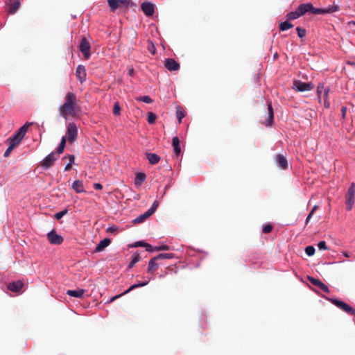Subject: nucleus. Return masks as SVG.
<instances>
[{"instance_id":"nucleus-1","label":"nucleus","mask_w":355,"mask_h":355,"mask_svg":"<svg viewBox=\"0 0 355 355\" xmlns=\"http://www.w3.org/2000/svg\"><path fill=\"white\" fill-rule=\"evenodd\" d=\"M76 96L73 92H68L65 96V102L59 108L60 115L67 119L69 114L73 115L76 110Z\"/></svg>"},{"instance_id":"nucleus-2","label":"nucleus","mask_w":355,"mask_h":355,"mask_svg":"<svg viewBox=\"0 0 355 355\" xmlns=\"http://www.w3.org/2000/svg\"><path fill=\"white\" fill-rule=\"evenodd\" d=\"M346 208L347 210H352L355 202V183L352 182L345 196Z\"/></svg>"},{"instance_id":"nucleus-3","label":"nucleus","mask_w":355,"mask_h":355,"mask_svg":"<svg viewBox=\"0 0 355 355\" xmlns=\"http://www.w3.org/2000/svg\"><path fill=\"white\" fill-rule=\"evenodd\" d=\"M59 156L60 155L55 151L51 152L40 162V166L44 169H48L53 165L55 161L58 159Z\"/></svg>"},{"instance_id":"nucleus-4","label":"nucleus","mask_w":355,"mask_h":355,"mask_svg":"<svg viewBox=\"0 0 355 355\" xmlns=\"http://www.w3.org/2000/svg\"><path fill=\"white\" fill-rule=\"evenodd\" d=\"M293 85V88L300 92L311 91L314 88V85L312 83H305L299 80H295Z\"/></svg>"},{"instance_id":"nucleus-5","label":"nucleus","mask_w":355,"mask_h":355,"mask_svg":"<svg viewBox=\"0 0 355 355\" xmlns=\"http://www.w3.org/2000/svg\"><path fill=\"white\" fill-rule=\"evenodd\" d=\"M78 136V128L74 123H69L67 125V137L70 142H73Z\"/></svg>"},{"instance_id":"nucleus-6","label":"nucleus","mask_w":355,"mask_h":355,"mask_svg":"<svg viewBox=\"0 0 355 355\" xmlns=\"http://www.w3.org/2000/svg\"><path fill=\"white\" fill-rule=\"evenodd\" d=\"M107 3L112 11L116 10L120 6L128 7L130 0H107Z\"/></svg>"},{"instance_id":"nucleus-7","label":"nucleus","mask_w":355,"mask_h":355,"mask_svg":"<svg viewBox=\"0 0 355 355\" xmlns=\"http://www.w3.org/2000/svg\"><path fill=\"white\" fill-rule=\"evenodd\" d=\"M340 10V7L337 4L329 5L328 7L324 8H316L313 11V14L316 15H324L330 14Z\"/></svg>"},{"instance_id":"nucleus-8","label":"nucleus","mask_w":355,"mask_h":355,"mask_svg":"<svg viewBox=\"0 0 355 355\" xmlns=\"http://www.w3.org/2000/svg\"><path fill=\"white\" fill-rule=\"evenodd\" d=\"M47 238L49 243L53 245H60L64 241L62 236L58 234L54 230L47 234Z\"/></svg>"},{"instance_id":"nucleus-9","label":"nucleus","mask_w":355,"mask_h":355,"mask_svg":"<svg viewBox=\"0 0 355 355\" xmlns=\"http://www.w3.org/2000/svg\"><path fill=\"white\" fill-rule=\"evenodd\" d=\"M79 49L83 54L85 58L88 60L90 57V44L85 37L81 40Z\"/></svg>"},{"instance_id":"nucleus-10","label":"nucleus","mask_w":355,"mask_h":355,"mask_svg":"<svg viewBox=\"0 0 355 355\" xmlns=\"http://www.w3.org/2000/svg\"><path fill=\"white\" fill-rule=\"evenodd\" d=\"M296 9L301 17L306 12H311L313 14V11L316 10L311 3H301Z\"/></svg>"},{"instance_id":"nucleus-11","label":"nucleus","mask_w":355,"mask_h":355,"mask_svg":"<svg viewBox=\"0 0 355 355\" xmlns=\"http://www.w3.org/2000/svg\"><path fill=\"white\" fill-rule=\"evenodd\" d=\"M329 300L334 305H336L338 308L343 309L344 311H345L347 313H349L350 311H354V309L351 306H349V304H347V303H345L343 301H341V300H337V299H332V298L329 299Z\"/></svg>"},{"instance_id":"nucleus-12","label":"nucleus","mask_w":355,"mask_h":355,"mask_svg":"<svg viewBox=\"0 0 355 355\" xmlns=\"http://www.w3.org/2000/svg\"><path fill=\"white\" fill-rule=\"evenodd\" d=\"M164 66L169 71H178L180 69V64L173 58L166 59Z\"/></svg>"},{"instance_id":"nucleus-13","label":"nucleus","mask_w":355,"mask_h":355,"mask_svg":"<svg viewBox=\"0 0 355 355\" xmlns=\"http://www.w3.org/2000/svg\"><path fill=\"white\" fill-rule=\"evenodd\" d=\"M309 280L313 285L318 287L324 293H329V289L328 286L327 285H325L324 283H322L318 279H316V278H314L312 277H309Z\"/></svg>"},{"instance_id":"nucleus-14","label":"nucleus","mask_w":355,"mask_h":355,"mask_svg":"<svg viewBox=\"0 0 355 355\" xmlns=\"http://www.w3.org/2000/svg\"><path fill=\"white\" fill-rule=\"evenodd\" d=\"M141 8L146 16H151L154 13V4L150 2L146 1L142 3Z\"/></svg>"},{"instance_id":"nucleus-15","label":"nucleus","mask_w":355,"mask_h":355,"mask_svg":"<svg viewBox=\"0 0 355 355\" xmlns=\"http://www.w3.org/2000/svg\"><path fill=\"white\" fill-rule=\"evenodd\" d=\"M76 74L77 78L82 83L86 80V70L85 66L82 64L78 65L76 67Z\"/></svg>"},{"instance_id":"nucleus-16","label":"nucleus","mask_w":355,"mask_h":355,"mask_svg":"<svg viewBox=\"0 0 355 355\" xmlns=\"http://www.w3.org/2000/svg\"><path fill=\"white\" fill-rule=\"evenodd\" d=\"M275 162L277 166L282 169H286L288 168L287 159L284 155L281 154H278L276 156Z\"/></svg>"},{"instance_id":"nucleus-17","label":"nucleus","mask_w":355,"mask_h":355,"mask_svg":"<svg viewBox=\"0 0 355 355\" xmlns=\"http://www.w3.org/2000/svg\"><path fill=\"white\" fill-rule=\"evenodd\" d=\"M24 286V284L21 281L18 280L15 282H12L8 284V288L13 292L17 293L21 291Z\"/></svg>"},{"instance_id":"nucleus-18","label":"nucleus","mask_w":355,"mask_h":355,"mask_svg":"<svg viewBox=\"0 0 355 355\" xmlns=\"http://www.w3.org/2000/svg\"><path fill=\"white\" fill-rule=\"evenodd\" d=\"M71 187L77 193L85 192L83 183L79 180L73 181Z\"/></svg>"},{"instance_id":"nucleus-19","label":"nucleus","mask_w":355,"mask_h":355,"mask_svg":"<svg viewBox=\"0 0 355 355\" xmlns=\"http://www.w3.org/2000/svg\"><path fill=\"white\" fill-rule=\"evenodd\" d=\"M172 146L173 153L177 156L179 155L181 153V148L180 146V140L178 137H174L172 139Z\"/></svg>"},{"instance_id":"nucleus-20","label":"nucleus","mask_w":355,"mask_h":355,"mask_svg":"<svg viewBox=\"0 0 355 355\" xmlns=\"http://www.w3.org/2000/svg\"><path fill=\"white\" fill-rule=\"evenodd\" d=\"M66 293L71 297L81 298L84 295L85 290L81 288H78L77 290H68Z\"/></svg>"},{"instance_id":"nucleus-21","label":"nucleus","mask_w":355,"mask_h":355,"mask_svg":"<svg viewBox=\"0 0 355 355\" xmlns=\"http://www.w3.org/2000/svg\"><path fill=\"white\" fill-rule=\"evenodd\" d=\"M157 260H158L157 257H155L152 258L151 259H150V261L148 262V270H147V272L148 273H153L155 270H157L158 268L159 265L155 262Z\"/></svg>"},{"instance_id":"nucleus-22","label":"nucleus","mask_w":355,"mask_h":355,"mask_svg":"<svg viewBox=\"0 0 355 355\" xmlns=\"http://www.w3.org/2000/svg\"><path fill=\"white\" fill-rule=\"evenodd\" d=\"M32 123H26L24 125H22L15 134L19 137V139H23L24 137L27 130L28 128L30 125H31Z\"/></svg>"},{"instance_id":"nucleus-23","label":"nucleus","mask_w":355,"mask_h":355,"mask_svg":"<svg viewBox=\"0 0 355 355\" xmlns=\"http://www.w3.org/2000/svg\"><path fill=\"white\" fill-rule=\"evenodd\" d=\"M32 123H26L24 125H22L15 134L19 137V139H23L24 137L27 130L28 128L30 125H31Z\"/></svg>"},{"instance_id":"nucleus-24","label":"nucleus","mask_w":355,"mask_h":355,"mask_svg":"<svg viewBox=\"0 0 355 355\" xmlns=\"http://www.w3.org/2000/svg\"><path fill=\"white\" fill-rule=\"evenodd\" d=\"M32 123H26L24 125H22L15 134L19 137V139H23L24 137L27 130L28 128L30 125H31Z\"/></svg>"},{"instance_id":"nucleus-25","label":"nucleus","mask_w":355,"mask_h":355,"mask_svg":"<svg viewBox=\"0 0 355 355\" xmlns=\"http://www.w3.org/2000/svg\"><path fill=\"white\" fill-rule=\"evenodd\" d=\"M146 157L149 163L153 165L157 164L160 160V157L155 153H147Z\"/></svg>"},{"instance_id":"nucleus-26","label":"nucleus","mask_w":355,"mask_h":355,"mask_svg":"<svg viewBox=\"0 0 355 355\" xmlns=\"http://www.w3.org/2000/svg\"><path fill=\"white\" fill-rule=\"evenodd\" d=\"M111 241L110 239L105 238L100 241V243L96 245L95 251L96 252H101L105 248L107 247Z\"/></svg>"},{"instance_id":"nucleus-27","label":"nucleus","mask_w":355,"mask_h":355,"mask_svg":"<svg viewBox=\"0 0 355 355\" xmlns=\"http://www.w3.org/2000/svg\"><path fill=\"white\" fill-rule=\"evenodd\" d=\"M149 282H150V279H148L144 282H139L138 283L132 285L128 289H127L123 293H122V295H125L136 288L146 286L149 283Z\"/></svg>"},{"instance_id":"nucleus-28","label":"nucleus","mask_w":355,"mask_h":355,"mask_svg":"<svg viewBox=\"0 0 355 355\" xmlns=\"http://www.w3.org/2000/svg\"><path fill=\"white\" fill-rule=\"evenodd\" d=\"M152 214L151 213H150L148 211V210H147L145 213H144L143 214H141L140 216H139L138 217H137L136 218H135L133 220V222L134 223H142L144 222L147 218H148L149 216H150Z\"/></svg>"},{"instance_id":"nucleus-29","label":"nucleus","mask_w":355,"mask_h":355,"mask_svg":"<svg viewBox=\"0 0 355 355\" xmlns=\"http://www.w3.org/2000/svg\"><path fill=\"white\" fill-rule=\"evenodd\" d=\"M146 179V175L144 173H138L136 175L135 180V184L136 185H141Z\"/></svg>"},{"instance_id":"nucleus-30","label":"nucleus","mask_w":355,"mask_h":355,"mask_svg":"<svg viewBox=\"0 0 355 355\" xmlns=\"http://www.w3.org/2000/svg\"><path fill=\"white\" fill-rule=\"evenodd\" d=\"M21 140L22 139H19V137L14 134L12 137L7 139L6 142L8 144H15V146H16L19 144Z\"/></svg>"},{"instance_id":"nucleus-31","label":"nucleus","mask_w":355,"mask_h":355,"mask_svg":"<svg viewBox=\"0 0 355 355\" xmlns=\"http://www.w3.org/2000/svg\"><path fill=\"white\" fill-rule=\"evenodd\" d=\"M65 145H66V139H65V137H63L61 139L60 143L56 148V150L55 152L57 153L59 155H61L64 151Z\"/></svg>"},{"instance_id":"nucleus-32","label":"nucleus","mask_w":355,"mask_h":355,"mask_svg":"<svg viewBox=\"0 0 355 355\" xmlns=\"http://www.w3.org/2000/svg\"><path fill=\"white\" fill-rule=\"evenodd\" d=\"M19 5L20 3L18 0L10 3L9 6V12L11 14L15 13L17 10L19 9Z\"/></svg>"},{"instance_id":"nucleus-33","label":"nucleus","mask_w":355,"mask_h":355,"mask_svg":"<svg viewBox=\"0 0 355 355\" xmlns=\"http://www.w3.org/2000/svg\"><path fill=\"white\" fill-rule=\"evenodd\" d=\"M176 116L179 123H182V119L185 116V112L180 106H177L176 107Z\"/></svg>"},{"instance_id":"nucleus-34","label":"nucleus","mask_w":355,"mask_h":355,"mask_svg":"<svg viewBox=\"0 0 355 355\" xmlns=\"http://www.w3.org/2000/svg\"><path fill=\"white\" fill-rule=\"evenodd\" d=\"M292 27H293V24L290 23L288 21H285L279 24V30L281 31H287Z\"/></svg>"},{"instance_id":"nucleus-35","label":"nucleus","mask_w":355,"mask_h":355,"mask_svg":"<svg viewBox=\"0 0 355 355\" xmlns=\"http://www.w3.org/2000/svg\"><path fill=\"white\" fill-rule=\"evenodd\" d=\"M301 16L300 15L297 10L296 9L294 11L290 12L286 15V17L288 20H294L300 18Z\"/></svg>"},{"instance_id":"nucleus-36","label":"nucleus","mask_w":355,"mask_h":355,"mask_svg":"<svg viewBox=\"0 0 355 355\" xmlns=\"http://www.w3.org/2000/svg\"><path fill=\"white\" fill-rule=\"evenodd\" d=\"M329 92V88L328 87L324 89V106L325 108H329L330 107V103L327 100Z\"/></svg>"},{"instance_id":"nucleus-37","label":"nucleus","mask_w":355,"mask_h":355,"mask_svg":"<svg viewBox=\"0 0 355 355\" xmlns=\"http://www.w3.org/2000/svg\"><path fill=\"white\" fill-rule=\"evenodd\" d=\"M158 259H173L175 254L173 253H161L156 256Z\"/></svg>"},{"instance_id":"nucleus-38","label":"nucleus","mask_w":355,"mask_h":355,"mask_svg":"<svg viewBox=\"0 0 355 355\" xmlns=\"http://www.w3.org/2000/svg\"><path fill=\"white\" fill-rule=\"evenodd\" d=\"M69 162L64 167V171H69L71 168V164L74 163L75 156L73 155H69Z\"/></svg>"},{"instance_id":"nucleus-39","label":"nucleus","mask_w":355,"mask_h":355,"mask_svg":"<svg viewBox=\"0 0 355 355\" xmlns=\"http://www.w3.org/2000/svg\"><path fill=\"white\" fill-rule=\"evenodd\" d=\"M156 120V115L153 112H148L147 115V121L150 124H153Z\"/></svg>"},{"instance_id":"nucleus-40","label":"nucleus","mask_w":355,"mask_h":355,"mask_svg":"<svg viewBox=\"0 0 355 355\" xmlns=\"http://www.w3.org/2000/svg\"><path fill=\"white\" fill-rule=\"evenodd\" d=\"M113 114L116 116H119L121 114V107L119 102H116L114 104Z\"/></svg>"},{"instance_id":"nucleus-41","label":"nucleus","mask_w":355,"mask_h":355,"mask_svg":"<svg viewBox=\"0 0 355 355\" xmlns=\"http://www.w3.org/2000/svg\"><path fill=\"white\" fill-rule=\"evenodd\" d=\"M315 251V248L312 245L306 246L305 248V252L309 257L313 256Z\"/></svg>"},{"instance_id":"nucleus-42","label":"nucleus","mask_w":355,"mask_h":355,"mask_svg":"<svg viewBox=\"0 0 355 355\" xmlns=\"http://www.w3.org/2000/svg\"><path fill=\"white\" fill-rule=\"evenodd\" d=\"M68 212V210L67 209L61 211H59V212H57L55 214V218L57 219V220H60L61 219L64 215H66Z\"/></svg>"},{"instance_id":"nucleus-43","label":"nucleus","mask_w":355,"mask_h":355,"mask_svg":"<svg viewBox=\"0 0 355 355\" xmlns=\"http://www.w3.org/2000/svg\"><path fill=\"white\" fill-rule=\"evenodd\" d=\"M325 88L324 87V85L320 83L317 87V94L319 98V101L321 102V94L322 92V90H324Z\"/></svg>"},{"instance_id":"nucleus-44","label":"nucleus","mask_w":355,"mask_h":355,"mask_svg":"<svg viewBox=\"0 0 355 355\" xmlns=\"http://www.w3.org/2000/svg\"><path fill=\"white\" fill-rule=\"evenodd\" d=\"M158 206L159 202L157 200H155L151 207L148 210L150 213H151V214H153L155 211Z\"/></svg>"},{"instance_id":"nucleus-45","label":"nucleus","mask_w":355,"mask_h":355,"mask_svg":"<svg viewBox=\"0 0 355 355\" xmlns=\"http://www.w3.org/2000/svg\"><path fill=\"white\" fill-rule=\"evenodd\" d=\"M9 144V146L8 148L6 150V151L4 152V154H3V156L5 157H7L9 156V155L10 154L11 151L13 150V148L15 147V144Z\"/></svg>"},{"instance_id":"nucleus-46","label":"nucleus","mask_w":355,"mask_h":355,"mask_svg":"<svg viewBox=\"0 0 355 355\" xmlns=\"http://www.w3.org/2000/svg\"><path fill=\"white\" fill-rule=\"evenodd\" d=\"M296 31L297 32V35L300 38H302L304 37L306 34V31L304 28H302L301 27H297Z\"/></svg>"},{"instance_id":"nucleus-47","label":"nucleus","mask_w":355,"mask_h":355,"mask_svg":"<svg viewBox=\"0 0 355 355\" xmlns=\"http://www.w3.org/2000/svg\"><path fill=\"white\" fill-rule=\"evenodd\" d=\"M272 227L270 224H266L263 226L262 232L263 233H269L272 231Z\"/></svg>"},{"instance_id":"nucleus-48","label":"nucleus","mask_w":355,"mask_h":355,"mask_svg":"<svg viewBox=\"0 0 355 355\" xmlns=\"http://www.w3.org/2000/svg\"><path fill=\"white\" fill-rule=\"evenodd\" d=\"M139 261V257L138 255H134L132 257V259L131 262L129 263V268H132L135 266L136 263H137Z\"/></svg>"},{"instance_id":"nucleus-49","label":"nucleus","mask_w":355,"mask_h":355,"mask_svg":"<svg viewBox=\"0 0 355 355\" xmlns=\"http://www.w3.org/2000/svg\"><path fill=\"white\" fill-rule=\"evenodd\" d=\"M318 248L320 250H325L327 249V246L326 242L324 241H321L318 243Z\"/></svg>"},{"instance_id":"nucleus-50","label":"nucleus","mask_w":355,"mask_h":355,"mask_svg":"<svg viewBox=\"0 0 355 355\" xmlns=\"http://www.w3.org/2000/svg\"><path fill=\"white\" fill-rule=\"evenodd\" d=\"M139 101L146 103H151L153 102L152 98L149 96H144L139 98Z\"/></svg>"},{"instance_id":"nucleus-51","label":"nucleus","mask_w":355,"mask_h":355,"mask_svg":"<svg viewBox=\"0 0 355 355\" xmlns=\"http://www.w3.org/2000/svg\"><path fill=\"white\" fill-rule=\"evenodd\" d=\"M155 250H170V247L167 245H162L159 247H155Z\"/></svg>"},{"instance_id":"nucleus-52","label":"nucleus","mask_w":355,"mask_h":355,"mask_svg":"<svg viewBox=\"0 0 355 355\" xmlns=\"http://www.w3.org/2000/svg\"><path fill=\"white\" fill-rule=\"evenodd\" d=\"M274 114L268 113V119H267V125H270L273 120Z\"/></svg>"},{"instance_id":"nucleus-53","label":"nucleus","mask_w":355,"mask_h":355,"mask_svg":"<svg viewBox=\"0 0 355 355\" xmlns=\"http://www.w3.org/2000/svg\"><path fill=\"white\" fill-rule=\"evenodd\" d=\"M94 188L96 190H101L103 189V186L100 183H94Z\"/></svg>"},{"instance_id":"nucleus-54","label":"nucleus","mask_w":355,"mask_h":355,"mask_svg":"<svg viewBox=\"0 0 355 355\" xmlns=\"http://www.w3.org/2000/svg\"><path fill=\"white\" fill-rule=\"evenodd\" d=\"M347 113V107H341V114L343 118H345Z\"/></svg>"},{"instance_id":"nucleus-55","label":"nucleus","mask_w":355,"mask_h":355,"mask_svg":"<svg viewBox=\"0 0 355 355\" xmlns=\"http://www.w3.org/2000/svg\"><path fill=\"white\" fill-rule=\"evenodd\" d=\"M146 243L144 241H137L135 243V246L145 247Z\"/></svg>"},{"instance_id":"nucleus-56","label":"nucleus","mask_w":355,"mask_h":355,"mask_svg":"<svg viewBox=\"0 0 355 355\" xmlns=\"http://www.w3.org/2000/svg\"><path fill=\"white\" fill-rule=\"evenodd\" d=\"M145 247H146L147 251H148V252L153 251L152 246L150 244L146 243Z\"/></svg>"},{"instance_id":"nucleus-57","label":"nucleus","mask_w":355,"mask_h":355,"mask_svg":"<svg viewBox=\"0 0 355 355\" xmlns=\"http://www.w3.org/2000/svg\"><path fill=\"white\" fill-rule=\"evenodd\" d=\"M128 75L130 76H134L135 75V71H134V69L133 68H130L128 69Z\"/></svg>"},{"instance_id":"nucleus-58","label":"nucleus","mask_w":355,"mask_h":355,"mask_svg":"<svg viewBox=\"0 0 355 355\" xmlns=\"http://www.w3.org/2000/svg\"><path fill=\"white\" fill-rule=\"evenodd\" d=\"M268 113L273 114V110H272V107L271 104L268 105Z\"/></svg>"},{"instance_id":"nucleus-59","label":"nucleus","mask_w":355,"mask_h":355,"mask_svg":"<svg viewBox=\"0 0 355 355\" xmlns=\"http://www.w3.org/2000/svg\"><path fill=\"white\" fill-rule=\"evenodd\" d=\"M313 214L312 213H309L306 217V223H308L309 220L311 219V218L312 217Z\"/></svg>"},{"instance_id":"nucleus-60","label":"nucleus","mask_w":355,"mask_h":355,"mask_svg":"<svg viewBox=\"0 0 355 355\" xmlns=\"http://www.w3.org/2000/svg\"><path fill=\"white\" fill-rule=\"evenodd\" d=\"M122 295H122V293H121V294H120V295H115V296L112 297L110 299V302L114 301V300H116V299L119 298V297H121V296H122Z\"/></svg>"},{"instance_id":"nucleus-61","label":"nucleus","mask_w":355,"mask_h":355,"mask_svg":"<svg viewBox=\"0 0 355 355\" xmlns=\"http://www.w3.org/2000/svg\"><path fill=\"white\" fill-rule=\"evenodd\" d=\"M343 254L344 257H347V258L350 257V256H351V253L349 252H343Z\"/></svg>"},{"instance_id":"nucleus-62","label":"nucleus","mask_w":355,"mask_h":355,"mask_svg":"<svg viewBox=\"0 0 355 355\" xmlns=\"http://www.w3.org/2000/svg\"><path fill=\"white\" fill-rule=\"evenodd\" d=\"M116 230V227L115 226H112V227H109L107 229V232H110V231H114Z\"/></svg>"},{"instance_id":"nucleus-63","label":"nucleus","mask_w":355,"mask_h":355,"mask_svg":"<svg viewBox=\"0 0 355 355\" xmlns=\"http://www.w3.org/2000/svg\"><path fill=\"white\" fill-rule=\"evenodd\" d=\"M317 207L318 206L317 205H315L313 209H311V211H310V213H312V214H313L314 211L317 209Z\"/></svg>"},{"instance_id":"nucleus-64","label":"nucleus","mask_w":355,"mask_h":355,"mask_svg":"<svg viewBox=\"0 0 355 355\" xmlns=\"http://www.w3.org/2000/svg\"><path fill=\"white\" fill-rule=\"evenodd\" d=\"M354 25L355 26V21H350L348 22V25L350 26V25Z\"/></svg>"}]
</instances>
